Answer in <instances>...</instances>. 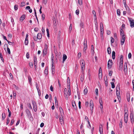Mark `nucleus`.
<instances>
[{
    "mask_svg": "<svg viewBox=\"0 0 134 134\" xmlns=\"http://www.w3.org/2000/svg\"><path fill=\"white\" fill-rule=\"evenodd\" d=\"M88 92L87 89V88H85L84 90V94H86Z\"/></svg>",
    "mask_w": 134,
    "mask_h": 134,
    "instance_id": "47",
    "label": "nucleus"
},
{
    "mask_svg": "<svg viewBox=\"0 0 134 134\" xmlns=\"http://www.w3.org/2000/svg\"><path fill=\"white\" fill-rule=\"evenodd\" d=\"M128 19L129 20L130 24V25L131 27H134V20L132 19L129 17L128 18Z\"/></svg>",
    "mask_w": 134,
    "mask_h": 134,
    "instance_id": "4",
    "label": "nucleus"
},
{
    "mask_svg": "<svg viewBox=\"0 0 134 134\" xmlns=\"http://www.w3.org/2000/svg\"><path fill=\"white\" fill-rule=\"evenodd\" d=\"M111 43H114V39L112 37H111Z\"/></svg>",
    "mask_w": 134,
    "mask_h": 134,
    "instance_id": "54",
    "label": "nucleus"
},
{
    "mask_svg": "<svg viewBox=\"0 0 134 134\" xmlns=\"http://www.w3.org/2000/svg\"><path fill=\"white\" fill-rule=\"evenodd\" d=\"M29 81L30 83L31 84V83L32 79L30 76H29L28 77Z\"/></svg>",
    "mask_w": 134,
    "mask_h": 134,
    "instance_id": "31",
    "label": "nucleus"
},
{
    "mask_svg": "<svg viewBox=\"0 0 134 134\" xmlns=\"http://www.w3.org/2000/svg\"><path fill=\"white\" fill-rule=\"evenodd\" d=\"M34 40L35 41H37V40L38 38H37V37H36V36H34L33 37Z\"/></svg>",
    "mask_w": 134,
    "mask_h": 134,
    "instance_id": "53",
    "label": "nucleus"
},
{
    "mask_svg": "<svg viewBox=\"0 0 134 134\" xmlns=\"http://www.w3.org/2000/svg\"><path fill=\"white\" fill-rule=\"evenodd\" d=\"M0 57L2 61L3 62H4V59L2 57V55L1 53H0Z\"/></svg>",
    "mask_w": 134,
    "mask_h": 134,
    "instance_id": "42",
    "label": "nucleus"
},
{
    "mask_svg": "<svg viewBox=\"0 0 134 134\" xmlns=\"http://www.w3.org/2000/svg\"><path fill=\"white\" fill-rule=\"evenodd\" d=\"M28 43V40L25 39V44L26 45H27Z\"/></svg>",
    "mask_w": 134,
    "mask_h": 134,
    "instance_id": "40",
    "label": "nucleus"
},
{
    "mask_svg": "<svg viewBox=\"0 0 134 134\" xmlns=\"http://www.w3.org/2000/svg\"><path fill=\"white\" fill-rule=\"evenodd\" d=\"M124 70L125 72H127V64L126 63H125L124 64Z\"/></svg>",
    "mask_w": 134,
    "mask_h": 134,
    "instance_id": "9",
    "label": "nucleus"
},
{
    "mask_svg": "<svg viewBox=\"0 0 134 134\" xmlns=\"http://www.w3.org/2000/svg\"><path fill=\"white\" fill-rule=\"evenodd\" d=\"M42 20H44L45 18V16L44 14H42Z\"/></svg>",
    "mask_w": 134,
    "mask_h": 134,
    "instance_id": "63",
    "label": "nucleus"
},
{
    "mask_svg": "<svg viewBox=\"0 0 134 134\" xmlns=\"http://www.w3.org/2000/svg\"><path fill=\"white\" fill-rule=\"evenodd\" d=\"M113 64V62L111 60L109 59L108 63V68L109 69H110Z\"/></svg>",
    "mask_w": 134,
    "mask_h": 134,
    "instance_id": "5",
    "label": "nucleus"
},
{
    "mask_svg": "<svg viewBox=\"0 0 134 134\" xmlns=\"http://www.w3.org/2000/svg\"><path fill=\"white\" fill-rule=\"evenodd\" d=\"M58 82L59 86V88H61V85L60 83V82L59 81V80H58Z\"/></svg>",
    "mask_w": 134,
    "mask_h": 134,
    "instance_id": "58",
    "label": "nucleus"
},
{
    "mask_svg": "<svg viewBox=\"0 0 134 134\" xmlns=\"http://www.w3.org/2000/svg\"><path fill=\"white\" fill-rule=\"evenodd\" d=\"M95 92L97 96H98V90L97 88H96L95 90Z\"/></svg>",
    "mask_w": 134,
    "mask_h": 134,
    "instance_id": "57",
    "label": "nucleus"
},
{
    "mask_svg": "<svg viewBox=\"0 0 134 134\" xmlns=\"http://www.w3.org/2000/svg\"><path fill=\"white\" fill-rule=\"evenodd\" d=\"M29 64L30 66V67L32 68L33 66V63L32 62H30L29 63Z\"/></svg>",
    "mask_w": 134,
    "mask_h": 134,
    "instance_id": "44",
    "label": "nucleus"
},
{
    "mask_svg": "<svg viewBox=\"0 0 134 134\" xmlns=\"http://www.w3.org/2000/svg\"><path fill=\"white\" fill-rule=\"evenodd\" d=\"M83 51L85 52L87 48V40H86L85 39V41L83 43Z\"/></svg>",
    "mask_w": 134,
    "mask_h": 134,
    "instance_id": "6",
    "label": "nucleus"
},
{
    "mask_svg": "<svg viewBox=\"0 0 134 134\" xmlns=\"http://www.w3.org/2000/svg\"><path fill=\"white\" fill-rule=\"evenodd\" d=\"M69 88L68 89V91L69 92V96H70L71 95V91L70 89V84L69 85Z\"/></svg>",
    "mask_w": 134,
    "mask_h": 134,
    "instance_id": "38",
    "label": "nucleus"
},
{
    "mask_svg": "<svg viewBox=\"0 0 134 134\" xmlns=\"http://www.w3.org/2000/svg\"><path fill=\"white\" fill-rule=\"evenodd\" d=\"M120 34L121 37L122 36H125L124 31L122 29L120 28Z\"/></svg>",
    "mask_w": 134,
    "mask_h": 134,
    "instance_id": "11",
    "label": "nucleus"
},
{
    "mask_svg": "<svg viewBox=\"0 0 134 134\" xmlns=\"http://www.w3.org/2000/svg\"><path fill=\"white\" fill-rule=\"evenodd\" d=\"M130 116L131 122L132 123H133L134 122L133 114H132V113H131L130 114Z\"/></svg>",
    "mask_w": 134,
    "mask_h": 134,
    "instance_id": "14",
    "label": "nucleus"
},
{
    "mask_svg": "<svg viewBox=\"0 0 134 134\" xmlns=\"http://www.w3.org/2000/svg\"><path fill=\"white\" fill-rule=\"evenodd\" d=\"M32 103L33 105L34 110L35 112H36L37 110V104L36 103L34 100L32 101Z\"/></svg>",
    "mask_w": 134,
    "mask_h": 134,
    "instance_id": "3",
    "label": "nucleus"
},
{
    "mask_svg": "<svg viewBox=\"0 0 134 134\" xmlns=\"http://www.w3.org/2000/svg\"><path fill=\"white\" fill-rule=\"evenodd\" d=\"M124 115H128V110H125Z\"/></svg>",
    "mask_w": 134,
    "mask_h": 134,
    "instance_id": "50",
    "label": "nucleus"
},
{
    "mask_svg": "<svg viewBox=\"0 0 134 134\" xmlns=\"http://www.w3.org/2000/svg\"><path fill=\"white\" fill-rule=\"evenodd\" d=\"M37 38L38 39H41V38L42 36L41 33H38L37 35Z\"/></svg>",
    "mask_w": 134,
    "mask_h": 134,
    "instance_id": "19",
    "label": "nucleus"
},
{
    "mask_svg": "<svg viewBox=\"0 0 134 134\" xmlns=\"http://www.w3.org/2000/svg\"><path fill=\"white\" fill-rule=\"evenodd\" d=\"M67 58V56L65 54H63V62L64 63Z\"/></svg>",
    "mask_w": 134,
    "mask_h": 134,
    "instance_id": "15",
    "label": "nucleus"
},
{
    "mask_svg": "<svg viewBox=\"0 0 134 134\" xmlns=\"http://www.w3.org/2000/svg\"><path fill=\"white\" fill-rule=\"evenodd\" d=\"M59 121L62 125L64 124V121L63 120V117H60L59 118Z\"/></svg>",
    "mask_w": 134,
    "mask_h": 134,
    "instance_id": "12",
    "label": "nucleus"
},
{
    "mask_svg": "<svg viewBox=\"0 0 134 134\" xmlns=\"http://www.w3.org/2000/svg\"><path fill=\"white\" fill-rule=\"evenodd\" d=\"M117 14L119 15H120V10L118 9L117 10Z\"/></svg>",
    "mask_w": 134,
    "mask_h": 134,
    "instance_id": "56",
    "label": "nucleus"
},
{
    "mask_svg": "<svg viewBox=\"0 0 134 134\" xmlns=\"http://www.w3.org/2000/svg\"><path fill=\"white\" fill-rule=\"evenodd\" d=\"M9 76H10V77L11 78V79L12 80H13V76L12 74L11 73H10L9 74Z\"/></svg>",
    "mask_w": 134,
    "mask_h": 134,
    "instance_id": "59",
    "label": "nucleus"
},
{
    "mask_svg": "<svg viewBox=\"0 0 134 134\" xmlns=\"http://www.w3.org/2000/svg\"><path fill=\"white\" fill-rule=\"evenodd\" d=\"M100 35L101 39H102L103 38V31H100Z\"/></svg>",
    "mask_w": 134,
    "mask_h": 134,
    "instance_id": "32",
    "label": "nucleus"
},
{
    "mask_svg": "<svg viewBox=\"0 0 134 134\" xmlns=\"http://www.w3.org/2000/svg\"><path fill=\"white\" fill-rule=\"evenodd\" d=\"M26 57L27 59L29 58V52H27V53L26 55Z\"/></svg>",
    "mask_w": 134,
    "mask_h": 134,
    "instance_id": "61",
    "label": "nucleus"
},
{
    "mask_svg": "<svg viewBox=\"0 0 134 134\" xmlns=\"http://www.w3.org/2000/svg\"><path fill=\"white\" fill-rule=\"evenodd\" d=\"M99 102L100 105L103 104V102L102 101V98H99Z\"/></svg>",
    "mask_w": 134,
    "mask_h": 134,
    "instance_id": "39",
    "label": "nucleus"
},
{
    "mask_svg": "<svg viewBox=\"0 0 134 134\" xmlns=\"http://www.w3.org/2000/svg\"><path fill=\"white\" fill-rule=\"evenodd\" d=\"M2 120H4L5 118V114L4 113H3L2 114Z\"/></svg>",
    "mask_w": 134,
    "mask_h": 134,
    "instance_id": "34",
    "label": "nucleus"
},
{
    "mask_svg": "<svg viewBox=\"0 0 134 134\" xmlns=\"http://www.w3.org/2000/svg\"><path fill=\"white\" fill-rule=\"evenodd\" d=\"M44 73L46 75L48 74V68L47 67L46 68L44 71Z\"/></svg>",
    "mask_w": 134,
    "mask_h": 134,
    "instance_id": "30",
    "label": "nucleus"
},
{
    "mask_svg": "<svg viewBox=\"0 0 134 134\" xmlns=\"http://www.w3.org/2000/svg\"><path fill=\"white\" fill-rule=\"evenodd\" d=\"M25 15L24 14L20 18V20L22 21L25 19Z\"/></svg>",
    "mask_w": 134,
    "mask_h": 134,
    "instance_id": "16",
    "label": "nucleus"
},
{
    "mask_svg": "<svg viewBox=\"0 0 134 134\" xmlns=\"http://www.w3.org/2000/svg\"><path fill=\"white\" fill-rule=\"evenodd\" d=\"M127 99L128 102H129L130 100V93H128L127 94Z\"/></svg>",
    "mask_w": 134,
    "mask_h": 134,
    "instance_id": "26",
    "label": "nucleus"
},
{
    "mask_svg": "<svg viewBox=\"0 0 134 134\" xmlns=\"http://www.w3.org/2000/svg\"><path fill=\"white\" fill-rule=\"evenodd\" d=\"M100 31H103V25L102 23H100Z\"/></svg>",
    "mask_w": 134,
    "mask_h": 134,
    "instance_id": "33",
    "label": "nucleus"
},
{
    "mask_svg": "<svg viewBox=\"0 0 134 134\" xmlns=\"http://www.w3.org/2000/svg\"><path fill=\"white\" fill-rule=\"evenodd\" d=\"M8 111L9 113L8 116L9 117H10L11 116V112L9 110V108H8Z\"/></svg>",
    "mask_w": 134,
    "mask_h": 134,
    "instance_id": "41",
    "label": "nucleus"
},
{
    "mask_svg": "<svg viewBox=\"0 0 134 134\" xmlns=\"http://www.w3.org/2000/svg\"><path fill=\"white\" fill-rule=\"evenodd\" d=\"M26 112L30 120L31 121H32L33 118L29 110L28 109H27L26 110Z\"/></svg>",
    "mask_w": 134,
    "mask_h": 134,
    "instance_id": "1",
    "label": "nucleus"
},
{
    "mask_svg": "<svg viewBox=\"0 0 134 134\" xmlns=\"http://www.w3.org/2000/svg\"><path fill=\"white\" fill-rule=\"evenodd\" d=\"M9 118H7V121L6 122V125H7L8 124L9 122Z\"/></svg>",
    "mask_w": 134,
    "mask_h": 134,
    "instance_id": "51",
    "label": "nucleus"
},
{
    "mask_svg": "<svg viewBox=\"0 0 134 134\" xmlns=\"http://www.w3.org/2000/svg\"><path fill=\"white\" fill-rule=\"evenodd\" d=\"M72 24H70V26H69V31H70V32L71 31L72 29Z\"/></svg>",
    "mask_w": 134,
    "mask_h": 134,
    "instance_id": "46",
    "label": "nucleus"
},
{
    "mask_svg": "<svg viewBox=\"0 0 134 134\" xmlns=\"http://www.w3.org/2000/svg\"><path fill=\"white\" fill-rule=\"evenodd\" d=\"M99 76H100L102 77V69L101 68H100L99 70Z\"/></svg>",
    "mask_w": 134,
    "mask_h": 134,
    "instance_id": "20",
    "label": "nucleus"
},
{
    "mask_svg": "<svg viewBox=\"0 0 134 134\" xmlns=\"http://www.w3.org/2000/svg\"><path fill=\"white\" fill-rule=\"evenodd\" d=\"M101 126L99 127V131L100 133V134H102L103 133V128L102 125H101Z\"/></svg>",
    "mask_w": 134,
    "mask_h": 134,
    "instance_id": "23",
    "label": "nucleus"
},
{
    "mask_svg": "<svg viewBox=\"0 0 134 134\" xmlns=\"http://www.w3.org/2000/svg\"><path fill=\"white\" fill-rule=\"evenodd\" d=\"M115 53L114 51H113L112 53V58L113 59H114L115 58Z\"/></svg>",
    "mask_w": 134,
    "mask_h": 134,
    "instance_id": "22",
    "label": "nucleus"
},
{
    "mask_svg": "<svg viewBox=\"0 0 134 134\" xmlns=\"http://www.w3.org/2000/svg\"><path fill=\"white\" fill-rule=\"evenodd\" d=\"M91 50L92 53H94V46L93 45L91 46Z\"/></svg>",
    "mask_w": 134,
    "mask_h": 134,
    "instance_id": "27",
    "label": "nucleus"
},
{
    "mask_svg": "<svg viewBox=\"0 0 134 134\" xmlns=\"http://www.w3.org/2000/svg\"><path fill=\"white\" fill-rule=\"evenodd\" d=\"M123 65H119V69L120 70H122Z\"/></svg>",
    "mask_w": 134,
    "mask_h": 134,
    "instance_id": "37",
    "label": "nucleus"
},
{
    "mask_svg": "<svg viewBox=\"0 0 134 134\" xmlns=\"http://www.w3.org/2000/svg\"><path fill=\"white\" fill-rule=\"evenodd\" d=\"M51 58L52 64H54V56H53L52 54Z\"/></svg>",
    "mask_w": 134,
    "mask_h": 134,
    "instance_id": "36",
    "label": "nucleus"
},
{
    "mask_svg": "<svg viewBox=\"0 0 134 134\" xmlns=\"http://www.w3.org/2000/svg\"><path fill=\"white\" fill-rule=\"evenodd\" d=\"M81 72L82 73L80 77V80L81 82H83V78L84 77V71H81Z\"/></svg>",
    "mask_w": 134,
    "mask_h": 134,
    "instance_id": "10",
    "label": "nucleus"
},
{
    "mask_svg": "<svg viewBox=\"0 0 134 134\" xmlns=\"http://www.w3.org/2000/svg\"><path fill=\"white\" fill-rule=\"evenodd\" d=\"M18 5H16L14 6V8L15 10H17L18 9Z\"/></svg>",
    "mask_w": 134,
    "mask_h": 134,
    "instance_id": "60",
    "label": "nucleus"
},
{
    "mask_svg": "<svg viewBox=\"0 0 134 134\" xmlns=\"http://www.w3.org/2000/svg\"><path fill=\"white\" fill-rule=\"evenodd\" d=\"M59 110L60 112V115L62 117H63L64 115V113L63 109L61 107H60L59 108Z\"/></svg>",
    "mask_w": 134,
    "mask_h": 134,
    "instance_id": "8",
    "label": "nucleus"
},
{
    "mask_svg": "<svg viewBox=\"0 0 134 134\" xmlns=\"http://www.w3.org/2000/svg\"><path fill=\"white\" fill-rule=\"evenodd\" d=\"M90 106L91 109V108L92 109H93V105L92 101V100H91L90 101Z\"/></svg>",
    "mask_w": 134,
    "mask_h": 134,
    "instance_id": "17",
    "label": "nucleus"
},
{
    "mask_svg": "<svg viewBox=\"0 0 134 134\" xmlns=\"http://www.w3.org/2000/svg\"><path fill=\"white\" fill-rule=\"evenodd\" d=\"M80 26L81 28V29L83 28L84 27V23L83 22H81L80 24Z\"/></svg>",
    "mask_w": 134,
    "mask_h": 134,
    "instance_id": "25",
    "label": "nucleus"
},
{
    "mask_svg": "<svg viewBox=\"0 0 134 134\" xmlns=\"http://www.w3.org/2000/svg\"><path fill=\"white\" fill-rule=\"evenodd\" d=\"M67 82L69 84L68 85V86H69V85L70 84V82L69 78V77L68 78V79L67 80Z\"/></svg>",
    "mask_w": 134,
    "mask_h": 134,
    "instance_id": "48",
    "label": "nucleus"
},
{
    "mask_svg": "<svg viewBox=\"0 0 134 134\" xmlns=\"http://www.w3.org/2000/svg\"><path fill=\"white\" fill-rule=\"evenodd\" d=\"M14 119H12L11 121L10 126H12L14 122Z\"/></svg>",
    "mask_w": 134,
    "mask_h": 134,
    "instance_id": "49",
    "label": "nucleus"
},
{
    "mask_svg": "<svg viewBox=\"0 0 134 134\" xmlns=\"http://www.w3.org/2000/svg\"><path fill=\"white\" fill-rule=\"evenodd\" d=\"M116 94L118 97H120V94L119 90H116Z\"/></svg>",
    "mask_w": 134,
    "mask_h": 134,
    "instance_id": "28",
    "label": "nucleus"
},
{
    "mask_svg": "<svg viewBox=\"0 0 134 134\" xmlns=\"http://www.w3.org/2000/svg\"><path fill=\"white\" fill-rule=\"evenodd\" d=\"M120 65H123V56L122 55H120Z\"/></svg>",
    "mask_w": 134,
    "mask_h": 134,
    "instance_id": "13",
    "label": "nucleus"
},
{
    "mask_svg": "<svg viewBox=\"0 0 134 134\" xmlns=\"http://www.w3.org/2000/svg\"><path fill=\"white\" fill-rule=\"evenodd\" d=\"M78 3L80 5L82 4V0H78Z\"/></svg>",
    "mask_w": 134,
    "mask_h": 134,
    "instance_id": "52",
    "label": "nucleus"
},
{
    "mask_svg": "<svg viewBox=\"0 0 134 134\" xmlns=\"http://www.w3.org/2000/svg\"><path fill=\"white\" fill-rule=\"evenodd\" d=\"M111 87L112 88H115V85L113 82H111Z\"/></svg>",
    "mask_w": 134,
    "mask_h": 134,
    "instance_id": "45",
    "label": "nucleus"
},
{
    "mask_svg": "<svg viewBox=\"0 0 134 134\" xmlns=\"http://www.w3.org/2000/svg\"><path fill=\"white\" fill-rule=\"evenodd\" d=\"M47 50L46 49H43V56L45 55L47 53Z\"/></svg>",
    "mask_w": 134,
    "mask_h": 134,
    "instance_id": "24",
    "label": "nucleus"
},
{
    "mask_svg": "<svg viewBox=\"0 0 134 134\" xmlns=\"http://www.w3.org/2000/svg\"><path fill=\"white\" fill-rule=\"evenodd\" d=\"M126 8L127 11V13H130V9L128 7H127V8Z\"/></svg>",
    "mask_w": 134,
    "mask_h": 134,
    "instance_id": "55",
    "label": "nucleus"
},
{
    "mask_svg": "<svg viewBox=\"0 0 134 134\" xmlns=\"http://www.w3.org/2000/svg\"><path fill=\"white\" fill-rule=\"evenodd\" d=\"M121 37V45H122L124 44L125 40V36H122Z\"/></svg>",
    "mask_w": 134,
    "mask_h": 134,
    "instance_id": "7",
    "label": "nucleus"
},
{
    "mask_svg": "<svg viewBox=\"0 0 134 134\" xmlns=\"http://www.w3.org/2000/svg\"><path fill=\"white\" fill-rule=\"evenodd\" d=\"M7 52H8L9 54H10V49L8 47H7Z\"/></svg>",
    "mask_w": 134,
    "mask_h": 134,
    "instance_id": "64",
    "label": "nucleus"
},
{
    "mask_svg": "<svg viewBox=\"0 0 134 134\" xmlns=\"http://www.w3.org/2000/svg\"><path fill=\"white\" fill-rule=\"evenodd\" d=\"M80 65H81L82 71H84L85 68V62L83 59H81L80 62Z\"/></svg>",
    "mask_w": 134,
    "mask_h": 134,
    "instance_id": "2",
    "label": "nucleus"
},
{
    "mask_svg": "<svg viewBox=\"0 0 134 134\" xmlns=\"http://www.w3.org/2000/svg\"><path fill=\"white\" fill-rule=\"evenodd\" d=\"M54 64H53V63L52 64V67L51 68V69L52 70V74H53L54 73H53V71H54L55 70V67L54 66Z\"/></svg>",
    "mask_w": 134,
    "mask_h": 134,
    "instance_id": "21",
    "label": "nucleus"
},
{
    "mask_svg": "<svg viewBox=\"0 0 134 134\" xmlns=\"http://www.w3.org/2000/svg\"><path fill=\"white\" fill-rule=\"evenodd\" d=\"M64 94L68 93V91L66 88H65L64 89Z\"/></svg>",
    "mask_w": 134,
    "mask_h": 134,
    "instance_id": "43",
    "label": "nucleus"
},
{
    "mask_svg": "<svg viewBox=\"0 0 134 134\" xmlns=\"http://www.w3.org/2000/svg\"><path fill=\"white\" fill-rule=\"evenodd\" d=\"M64 96L65 98L67 100H68V93H66V94H64Z\"/></svg>",
    "mask_w": 134,
    "mask_h": 134,
    "instance_id": "35",
    "label": "nucleus"
},
{
    "mask_svg": "<svg viewBox=\"0 0 134 134\" xmlns=\"http://www.w3.org/2000/svg\"><path fill=\"white\" fill-rule=\"evenodd\" d=\"M72 106L75 109L76 108V105L75 102L74 101H73L72 102Z\"/></svg>",
    "mask_w": 134,
    "mask_h": 134,
    "instance_id": "18",
    "label": "nucleus"
},
{
    "mask_svg": "<svg viewBox=\"0 0 134 134\" xmlns=\"http://www.w3.org/2000/svg\"><path fill=\"white\" fill-rule=\"evenodd\" d=\"M113 73V71H110L109 72V75L110 76H111Z\"/></svg>",
    "mask_w": 134,
    "mask_h": 134,
    "instance_id": "62",
    "label": "nucleus"
},
{
    "mask_svg": "<svg viewBox=\"0 0 134 134\" xmlns=\"http://www.w3.org/2000/svg\"><path fill=\"white\" fill-rule=\"evenodd\" d=\"M107 52L109 54L111 53V48L110 47H108L107 48Z\"/></svg>",
    "mask_w": 134,
    "mask_h": 134,
    "instance_id": "29",
    "label": "nucleus"
}]
</instances>
